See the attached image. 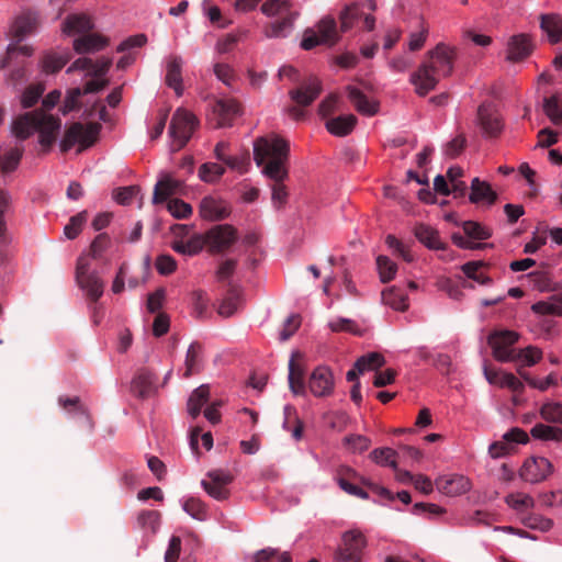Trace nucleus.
<instances>
[{
  "label": "nucleus",
  "mask_w": 562,
  "mask_h": 562,
  "mask_svg": "<svg viewBox=\"0 0 562 562\" xmlns=\"http://www.w3.org/2000/svg\"><path fill=\"white\" fill-rule=\"evenodd\" d=\"M111 65L112 59L108 57H101L95 60L89 57L77 58L67 68L66 72L70 74L74 71H85V76L89 77L90 80L86 82L82 89L76 87L67 91L63 104V112L68 113L72 111L77 106L78 100L82 94L95 93L104 89V87L109 83L104 76L109 71Z\"/></svg>",
  "instance_id": "obj_1"
},
{
  "label": "nucleus",
  "mask_w": 562,
  "mask_h": 562,
  "mask_svg": "<svg viewBox=\"0 0 562 562\" xmlns=\"http://www.w3.org/2000/svg\"><path fill=\"white\" fill-rule=\"evenodd\" d=\"M288 143L276 134L259 137L254 142V159L257 166L262 167V175L274 182L283 181L288 177Z\"/></svg>",
  "instance_id": "obj_2"
},
{
  "label": "nucleus",
  "mask_w": 562,
  "mask_h": 562,
  "mask_svg": "<svg viewBox=\"0 0 562 562\" xmlns=\"http://www.w3.org/2000/svg\"><path fill=\"white\" fill-rule=\"evenodd\" d=\"M61 122L45 111H34L16 117L12 123V134L19 139H26L35 132L43 147H50L59 132Z\"/></svg>",
  "instance_id": "obj_3"
},
{
  "label": "nucleus",
  "mask_w": 562,
  "mask_h": 562,
  "mask_svg": "<svg viewBox=\"0 0 562 562\" xmlns=\"http://www.w3.org/2000/svg\"><path fill=\"white\" fill-rule=\"evenodd\" d=\"M367 538L359 529H350L342 533L341 542L335 553L336 562H362Z\"/></svg>",
  "instance_id": "obj_4"
},
{
  "label": "nucleus",
  "mask_w": 562,
  "mask_h": 562,
  "mask_svg": "<svg viewBox=\"0 0 562 562\" xmlns=\"http://www.w3.org/2000/svg\"><path fill=\"white\" fill-rule=\"evenodd\" d=\"M456 48L445 43H439L427 53L422 63L440 79L449 77L453 71Z\"/></svg>",
  "instance_id": "obj_5"
},
{
  "label": "nucleus",
  "mask_w": 562,
  "mask_h": 562,
  "mask_svg": "<svg viewBox=\"0 0 562 562\" xmlns=\"http://www.w3.org/2000/svg\"><path fill=\"white\" fill-rule=\"evenodd\" d=\"M100 132L98 123H75L67 131L64 138L60 140L59 146L63 151L69 150L74 146H79V149L90 147L95 140Z\"/></svg>",
  "instance_id": "obj_6"
},
{
  "label": "nucleus",
  "mask_w": 562,
  "mask_h": 562,
  "mask_svg": "<svg viewBox=\"0 0 562 562\" xmlns=\"http://www.w3.org/2000/svg\"><path fill=\"white\" fill-rule=\"evenodd\" d=\"M196 126L195 117L192 113L183 109H178L171 120L169 135L172 139L173 150L182 148L192 136Z\"/></svg>",
  "instance_id": "obj_7"
},
{
  "label": "nucleus",
  "mask_w": 562,
  "mask_h": 562,
  "mask_svg": "<svg viewBox=\"0 0 562 562\" xmlns=\"http://www.w3.org/2000/svg\"><path fill=\"white\" fill-rule=\"evenodd\" d=\"M519 334L514 330L499 329L490 334L487 342L492 348L493 357L499 362H514V345L518 341Z\"/></svg>",
  "instance_id": "obj_8"
},
{
  "label": "nucleus",
  "mask_w": 562,
  "mask_h": 562,
  "mask_svg": "<svg viewBox=\"0 0 562 562\" xmlns=\"http://www.w3.org/2000/svg\"><path fill=\"white\" fill-rule=\"evenodd\" d=\"M190 229L191 226L188 225H176L173 227L176 237L171 243V248L178 254L192 257L200 254L206 246L205 234L194 233L188 236Z\"/></svg>",
  "instance_id": "obj_9"
},
{
  "label": "nucleus",
  "mask_w": 562,
  "mask_h": 562,
  "mask_svg": "<svg viewBox=\"0 0 562 562\" xmlns=\"http://www.w3.org/2000/svg\"><path fill=\"white\" fill-rule=\"evenodd\" d=\"M76 281L91 300L97 301L102 296L104 284L97 272L90 271V261L85 256L77 260Z\"/></svg>",
  "instance_id": "obj_10"
},
{
  "label": "nucleus",
  "mask_w": 562,
  "mask_h": 562,
  "mask_svg": "<svg viewBox=\"0 0 562 562\" xmlns=\"http://www.w3.org/2000/svg\"><path fill=\"white\" fill-rule=\"evenodd\" d=\"M553 473V465L549 459L539 456L527 458L519 469L522 481L531 484L547 480Z\"/></svg>",
  "instance_id": "obj_11"
},
{
  "label": "nucleus",
  "mask_w": 562,
  "mask_h": 562,
  "mask_svg": "<svg viewBox=\"0 0 562 562\" xmlns=\"http://www.w3.org/2000/svg\"><path fill=\"white\" fill-rule=\"evenodd\" d=\"M205 234V246L210 252H221L229 248L236 240V229L228 224H220Z\"/></svg>",
  "instance_id": "obj_12"
},
{
  "label": "nucleus",
  "mask_w": 562,
  "mask_h": 562,
  "mask_svg": "<svg viewBox=\"0 0 562 562\" xmlns=\"http://www.w3.org/2000/svg\"><path fill=\"white\" fill-rule=\"evenodd\" d=\"M240 114V106L234 99L217 100L209 115V122L214 127L231 126L234 120Z\"/></svg>",
  "instance_id": "obj_13"
},
{
  "label": "nucleus",
  "mask_w": 562,
  "mask_h": 562,
  "mask_svg": "<svg viewBox=\"0 0 562 562\" xmlns=\"http://www.w3.org/2000/svg\"><path fill=\"white\" fill-rule=\"evenodd\" d=\"M476 124L487 137L496 136L501 133L503 121L496 105L491 102L482 103L477 109Z\"/></svg>",
  "instance_id": "obj_14"
},
{
  "label": "nucleus",
  "mask_w": 562,
  "mask_h": 562,
  "mask_svg": "<svg viewBox=\"0 0 562 562\" xmlns=\"http://www.w3.org/2000/svg\"><path fill=\"white\" fill-rule=\"evenodd\" d=\"M335 379L327 366L316 367L308 378V390L316 397H327L334 392Z\"/></svg>",
  "instance_id": "obj_15"
},
{
  "label": "nucleus",
  "mask_w": 562,
  "mask_h": 562,
  "mask_svg": "<svg viewBox=\"0 0 562 562\" xmlns=\"http://www.w3.org/2000/svg\"><path fill=\"white\" fill-rule=\"evenodd\" d=\"M94 29L91 15L77 12L68 14L61 22L60 30L65 36H81Z\"/></svg>",
  "instance_id": "obj_16"
},
{
  "label": "nucleus",
  "mask_w": 562,
  "mask_h": 562,
  "mask_svg": "<svg viewBox=\"0 0 562 562\" xmlns=\"http://www.w3.org/2000/svg\"><path fill=\"white\" fill-rule=\"evenodd\" d=\"M438 491L447 496L456 497L471 490L470 480L461 474L443 475L436 480Z\"/></svg>",
  "instance_id": "obj_17"
},
{
  "label": "nucleus",
  "mask_w": 562,
  "mask_h": 562,
  "mask_svg": "<svg viewBox=\"0 0 562 562\" xmlns=\"http://www.w3.org/2000/svg\"><path fill=\"white\" fill-rule=\"evenodd\" d=\"M483 373L490 384L502 389H508L515 394H520L525 389L524 383L510 372L503 370H490L487 367H484Z\"/></svg>",
  "instance_id": "obj_18"
},
{
  "label": "nucleus",
  "mask_w": 562,
  "mask_h": 562,
  "mask_svg": "<svg viewBox=\"0 0 562 562\" xmlns=\"http://www.w3.org/2000/svg\"><path fill=\"white\" fill-rule=\"evenodd\" d=\"M109 38L100 33H86L75 37L72 41V49L79 54H94L104 49L109 45Z\"/></svg>",
  "instance_id": "obj_19"
},
{
  "label": "nucleus",
  "mask_w": 562,
  "mask_h": 562,
  "mask_svg": "<svg viewBox=\"0 0 562 562\" xmlns=\"http://www.w3.org/2000/svg\"><path fill=\"white\" fill-rule=\"evenodd\" d=\"M440 80L441 79L431 72L424 64H420L409 77V82L414 86L415 92L420 97L432 91Z\"/></svg>",
  "instance_id": "obj_20"
},
{
  "label": "nucleus",
  "mask_w": 562,
  "mask_h": 562,
  "mask_svg": "<svg viewBox=\"0 0 562 562\" xmlns=\"http://www.w3.org/2000/svg\"><path fill=\"white\" fill-rule=\"evenodd\" d=\"M533 49V44L529 35L516 34L509 37L506 45V59L510 61H520L527 58Z\"/></svg>",
  "instance_id": "obj_21"
},
{
  "label": "nucleus",
  "mask_w": 562,
  "mask_h": 562,
  "mask_svg": "<svg viewBox=\"0 0 562 562\" xmlns=\"http://www.w3.org/2000/svg\"><path fill=\"white\" fill-rule=\"evenodd\" d=\"M38 25L36 13L24 12L19 15L10 26L9 34L16 42H22L26 36L33 34Z\"/></svg>",
  "instance_id": "obj_22"
},
{
  "label": "nucleus",
  "mask_w": 562,
  "mask_h": 562,
  "mask_svg": "<svg viewBox=\"0 0 562 562\" xmlns=\"http://www.w3.org/2000/svg\"><path fill=\"white\" fill-rule=\"evenodd\" d=\"M182 187V181L175 179L170 173L161 172L154 189L153 203L167 201L170 195L179 193Z\"/></svg>",
  "instance_id": "obj_23"
},
{
  "label": "nucleus",
  "mask_w": 562,
  "mask_h": 562,
  "mask_svg": "<svg viewBox=\"0 0 562 562\" xmlns=\"http://www.w3.org/2000/svg\"><path fill=\"white\" fill-rule=\"evenodd\" d=\"M322 83L318 78L311 77L299 89L290 91L291 99L299 105L311 104L321 93Z\"/></svg>",
  "instance_id": "obj_24"
},
{
  "label": "nucleus",
  "mask_w": 562,
  "mask_h": 562,
  "mask_svg": "<svg viewBox=\"0 0 562 562\" xmlns=\"http://www.w3.org/2000/svg\"><path fill=\"white\" fill-rule=\"evenodd\" d=\"M226 203L215 196H204L200 202V215L207 221H217L228 215Z\"/></svg>",
  "instance_id": "obj_25"
},
{
  "label": "nucleus",
  "mask_w": 562,
  "mask_h": 562,
  "mask_svg": "<svg viewBox=\"0 0 562 562\" xmlns=\"http://www.w3.org/2000/svg\"><path fill=\"white\" fill-rule=\"evenodd\" d=\"M300 357L301 353L299 351H294L289 360L288 381L290 390L294 395L305 394L304 369L296 362V359Z\"/></svg>",
  "instance_id": "obj_26"
},
{
  "label": "nucleus",
  "mask_w": 562,
  "mask_h": 562,
  "mask_svg": "<svg viewBox=\"0 0 562 562\" xmlns=\"http://www.w3.org/2000/svg\"><path fill=\"white\" fill-rule=\"evenodd\" d=\"M183 60L179 56L171 55L166 59V83L172 88L179 97L182 94V70Z\"/></svg>",
  "instance_id": "obj_27"
},
{
  "label": "nucleus",
  "mask_w": 562,
  "mask_h": 562,
  "mask_svg": "<svg viewBox=\"0 0 562 562\" xmlns=\"http://www.w3.org/2000/svg\"><path fill=\"white\" fill-rule=\"evenodd\" d=\"M469 199L475 204L484 203L486 205H492L497 199V193L492 189L488 182L474 178L471 181V193Z\"/></svg>",
  "instance_id": "obj_28"
},
{
  "label": "nucleus",
  "mask_w": 562,
  "mask_h": 562,
  "mask_svg": "<svg viewBox=\"0 0 562 562\" xmlns=\"http://www.w3.org/2000/svg\"><path fill=\"white\" fill-rule=\"evenodd\" d=\"M347 94L356 110L363 115H374L379 110V103L373 99H369L358 88L348 86Z\"/></svg>",
  "instance_id": "obj_29"
},
{
  "label": "nucleus",
  "mask_w": 562,
  "mask_h": 562,
  "mask_svg": "<svg viewBox=\"0 0 562 562\" xmlns=\"http://www.w3.org/2000/svg\"><path fill=\"white\" fill-rule=\"evenodd\" d=\"M362 5H367L370 10H375V2L373 0H366ZM362 15L361 4L352 3L346 5L339 14L341 32L349 31L358 19Z\"/></svg>",
  "instance_id": "obj_30"
},
{
  "label": "nucleus",
  "mask_w": 562,
  "mask_h": 562,
  "mask_svg": "<svg viewBox=\"0 0 562 562\" xmlns=\"http://www.w3.org/2000/svg\"><path fill=\"white\" fill-rule=\"evenodd\" d=\"M299 15V12H288V14L282 18V20L271 23L265 30L266 36L272 38L289 36L294 27V23Z\"/></svg>",
  "instance_id": "obj_31"
},
{
  "label": "nucleus",
  "mask_w": 562,
  "mask_h": 562,
  "mask_svg": "<svg viewBox=\"0 0 562 562\" xmlns=\"http://www.w3.org/2000/svg\"><path fill=\"white\" fill-rule=\"evenodd\" d=\"M541 30L546 33L551 44L562 42V16L559 14H542Z\"/></svg>",
  "instance_id": "obj_32"
},
{
  "label": "nucleus",
  "mask_w": 562,
  "mask_h": 562,
  "mask_svg": "<svg viewBox=\"0 0 562 562\" xmlns=\"http://www.w3.org/2000/svg\"><path fill=\"white\" fill-rule=\"evenodd\" d=\"M314 31L324 45H334L338 42L339 35L336 21L333 16L326 15L315 25Z\"/></svg>",
  "instance_id": "obj_33"
},
{
  "label": "nucleus",
  "mask_w": 562,
  "mask_h": 562,
  "mask_svg": "<svg viewBox=\"0 0 562 562\" xmlns=\"http://www.w3.org/2000/svg\"><path fill=\"white\" fill-rule=\"evenodd\" d=\"M357 123V117L352 114L339 115L326 122L327 131L338 137H342L352 132Z\"/></svg>",
  "instance_id": "obj_34"
},
{
  "label": "nucleus",
  "mask_w": 562,
  "mask_h": 562,
  "mask_svg": "<svg viewBox=\"0 0 562 562\" xmlns=\"http://www.w3.org/2000/svg\"><path fill=\"white\" fill-rule=\"evenodd\" d=\"M531 311L535 314L544 316V315H551V316H562V301L555 295H551L546 300L538 301L531 305Z\"/></svg>",
  "instance_id": "obj_35"
},
{
  "label": "nucleus",
  "mask_w": 562,
  "mask_h": 562,
  "mask_svg": "<svg viewBox=\"0 0 562 562\" xmlns=\"http://www.w3.org/2000/svg\"><path fill=\"white\" fill-rule=\"evenodd\" d=\"M210 397L209 385L202 384L196 387L188 400V413L191 417L195 418L201 413L202 407L206 404Z\"/></svg>",
  "instance_id": "obj_36"
},
{
  "label": "nucleus",
  "mask_w": 562,
  "mask_h": 562,
  "mask_svg": "<svg viewBox=\"0 0 562 562\" xmlns=\"http://www.w3.org/2000/svg\"><path fill=\"white\" fill-rule=\"evenodd\" d=\"M415 236L423 245L429 249L438 250L443 248V244L439 237L438 232L428 225L420 224L416 226Z\"/></svg>",
  "instance_id": "obj_37"
},
{
  "label": "nucleus",
  "mask_w": 562,
  "mask_h": 562,
  "mask_svg": "<svg viewBox=\"0 0 562 562\" xmlns=\"http://www.w3.org/2000/svg\"><path fill=\"white\" fill-rule=\"evenodd\" d=\"M382 301L395 311L404 312L408 308V296L402 290L390 288L382 292Z\"/></svg>",
  "instance_id": "obj_38"
},
{
  "label": "nucleus",
  "mask_w": 562,
  "mask_h": 562,
  "mask_svg": "<svg viewBox=\"0 0 562 562\" xmlns=\"http://www.w3.org/2000/svg\"><path fill=\"white\" fill-rule=\"evenodd\" d=\"M70 55L67 50L63 53H47L42 59V69L46 74H54L60 70L69 60Z\"/></svg>",
  "instance_id": "obj_39"
},
{
  "label": "nucleus",
  "mask_w": 562,
  "mask_h": 562,
  "mask_svg": "<svg viewBox=\"0 0 562 562\" xmlns=\"http://www.w3.org/2000/svg\"><path fill=\"white\" fill-rule=\"evenodd\" d=\"M137 524L143 531L154 536L160 528V515L156 510H145L137 516Z\"/></svg>",
  "instance_id": "obj_40"
},
{
  "label": "nucleus",
  "mask_w": 562,
  "mask_h": 562,
  "mask_svg": "<svg viewBox=\"0 0 562 562\" xmlns=\"http://www.w3.org/2000/svg\"><path fill=\"white\" fill-rule=\"evenodd\" d=\"M542 350L537 346H527L522 349H516L514 361L525 367H532L542 359Z\"/></svg>",
  "instance_id": "obj_41"
},
{
  "label": "nucleus",
  "mask_w": 562,
  "mask_h": 562,
  "mask_svg": "<svg viewBox=\"0 0 562 562\" xmlns=\"http://www.w3.org/2000/svg\"><path fill=\"white\" fill-rule=\"evenodd\" d=\"M244 299L239 291H232L218 305L217 312L223 317H231L243 305Z\"/></svg>",
  "instance_id": "obj_42"
},
{
  "label": "nucleus",
  "mask_w": 562,
  "mask_h": 562,
  "mask_svg": "<svg viewBox=\"0 0 562 562\" xmlns=\"http://www.w3.org/2000/svg\"><path fill=\"white\" fill-rule=\"evenodd\" d=\"M506 504L518 513H525L535 506L533 498L524 492L510 493L505 498Z\"/></svg>",
  "instance_id": "obj_43"
},
{
  "label": "nucleus",
  "mask_w": 562,
  "mask_h": 562,
  "mask_svg": "<svg viewBox=\"0 0 562 562\" xmlns=\"http://www.w3.org/2000/svg\"><path fill=\"white\" fill-rule=\"evenodd\" d=\"M260 10L268 18H273L279 14L286 15L288 12H295L292 10V2L290 0H266Z\"/></svg>",
  "instance_id": "obj_44"
},
{
  "label": "nucleus",
  "mask_w": 562,
  "mask_h": 562,
  "mask_svg": "<svg viewBox=\"0 0 562 562\" xmlns=\"http://www.w3.org/2000/svg\"><path fill=\"white\" fill-rule=\"evenodd\" d=\"M201 370V347L198 344H191L186 356L184 378L198 373Z\"/></svg>",
  "instance_id": "obj_45"
},
{
  "label": "nucleus",
  "mask_w": 562,
  "mask_h": 562,
  "mask_svg": "<svg viewBox=\"0 0 562 562\" xmlns=\"http://www.w3.org/2000/svg\"><path fill=\"white\" fill-rule=\"evenodd\" d=\"M531 436L540 440L562 441V429L554 426L537 424L531 428Z\"/></svg>",
  "instance_id": "obj_46"
},
{
  "label": "nucleus",
  "mask_w": 562,
  "mask_h": 562,
  "mask_svg": "<svg viewBox=\"0 0 562 562\" xmlns=\"http://www.w3.org/2000/svg\"><path fill=\"white\" fill-rule=\"evenodd\" d=\"M463 176V169L459 166H451L447 170V179L450 184V189L456 196L464 195L468 187L464 181L461 180Z\"/></svg>",
  "instance_id": "obj_47"
},
{
  "label": "nucleus",
  "mask_w": 562,
  "mask_h": 562,
  "mask_svg": "<svg viewBox=\"0 0 562 562\" xmlns=\"http://www.w3.org/2000/svg\"><path fill=\"white\" fill-rule=\"evenodd\" d=\"M33 47L29 44H21V42H16L13 40L8 46H7V57L0 61V68H5L9 66V59L16 57V56H23V57H31L33 55Z\"/></svg>",
  "instance_id": "obj_48"
},
{
  "label": "nucleus",
  "mask_w": 562,
  "mask_h": 562,
  "mask_svg": "<svg viewBox=\"0 0 562 562\" xmlns=\"http://www.w3.org/2000/svg\"><path fill=\"white\" fill-rule=\"evenodd\" d=\"M384 357L381 353L370 352L360 357L356 361L355 367L359 372H364L370 370H378L384 364Z\"/></svg>",
  "instance_id": "obj_49"
},
{
  "label": "nucleus",
  "mask_w": 562,
  "mask_h": 562,
  "mask_svg": "<svg viewBox=\"0 0 562 562\" xmlns=\"http://www.w3.org/2000/svg\"><path fill=\"white\" fill-rule=\"evenodd\" d=\"M370 458L381 467H390L397 470L396 452L391 448L374 449L370 453Z\"/></svg>",
  "instance_id": "obj_50"
},
{
  "label": "nucleus",
  "mask_w": 562,
  "mask_h": 562,
  "mask_svg": "<svg viewBox=\"0 0 562 562\" xmlns=\"http://www.w3.org/2000/svg\"><path fill=\"white\" fill-rule=\"evenodd\" d=\"M483 266L482 261H470L462 265L461 269L469 279L474 280L479 284H487L491 279L484 273Z\"/></svg>",
  "instance_id": "obj_51"
},
{
  "label": "nucleus",
  "mask_w": 562,
  "mask_h": 562,
  "mask_svg": "<svg viewBox=\"0 0 562 562\" xmlns=\"http://www.w3.org/2000/svg\"><path fill=\"white\" fill-rule=\"evenodd\" d=\"M376 268L379 271L380 280L389 282L393 280L397 272V266L386 256H379L376 258Z\"/></svg>",
  "instance_id": "obj_52"
},
{
  "label": "nucleus",
  "mask_w": 562,
  "mask_h": 562,
  "mask_svg": "<svg viewBox=\"0 0 562 562\" xmlns=\"http://www.w3.org/2000/svg\"><path fill=\"white\" fill-rule=\"evenodd\" d=\"M543 111L552 124L562 126V109L555 95L543 100Z\"/></svg>",
  "instance_id": "obj_53"
},
{
  "label": "nucleus",
  "mask_w": 562,
  "mask_h": 562,
  "mask_svg": "<svg viewBox=\"0 0 562 562\" xmlns=\"http://www.w3.org/2000/svg\"><path fill=\"white\" fill-rule=\"evenodd\" d=\"M225 172L223 166L216 162L203 164L199 169V177L204 182L213 183L217 181Z\"/></svg>",
  "instance_id": "obj_54"
},
{
  "label": "nucleus",
  "mask_w": 562,
  "mask_h": 562,
  "mask_svg": "<svg viewBox=\"0 0 562 562\" xmlns=\"http://www.w3.org/2000/svg\"><path fill=\"white\" fill-rule=\"evenodd\" d=\"M182 509L196 520L206 518L205 505L198 498L190 497L182 502Z\"/></svg>",
  "instance_id": "obj_55"
},
{
  "label": "nucleus",
  "mask_w": 562,
  "mask_h": 562,
  "mask_svg": "<svg viewBox=\"0 0 562 562\" xmlns=\"http://www.w3.org/2000/svg\"><path fill=\"white\" fill-rule=\"evenodd\" d=\"M45 91L43 83L29 86L21 95V104L24 109L32 108Z\"/></svg>",
  "instance_id": "obj_56"
},
{
  "label": "nucleus",
  "mask_w": 562,
  "mask_h": 562,
  "mask_svg": "<svg viewBox=\"0 0 562 562\" xmlns=\"http://www.w3.org/2000/svg\"><path fill=\"white\" fill-rule=\"evenodd\" d=\"M87 221V212L82 211L70 217L69 223L64 227V235L68 239H75L81 232Z\"/></svg>",
  "instance_id": "obj_57"
},
{
  "label": "nucleus",
  "mask_w": 562,
  "mask_h": 562,
  "mask_svg": "<svg viewBox=\"0 0 562 562\" xmlns=\"http://www.w3.org/2000/svg\"><path fill=\"white\" fill-rule=\"evenodd\" d=\"M385 244L393 251L394 255L402 257L407 262L414 261L415 257L409 250L408 246L403 244L395 236L387 235L385 238Z\"/></svg>",
  "instance_id": "obj_58"
},
{
  "label": "nucleus",
  "mask_w": 562,
  "mask_h": 562,
  "mask_svg": "<svg viewBox=\"0 0 562 562\" xmlns=\"http://www.w3.org/2000/svg\"><path fill=\"white\" fill-rule=\"evenodd\" d=\"M540 416L550 423H562V404L559 402H546L540 408Z\"/></svg>",
  "instance_id": "obj_59"
},
{
  "label": "nucleus",
  "mask_w": 562,
  "mask_h": 562,
  "mask_svg": "<svg viewBox=\"0 0 562 562\" xmlns=\"http://www.w3.org/2000/svg\"><path fill=\"white\" fill-rule=\"evenodd\" d=\"M167 210L176 218H187L192 214V206L180 199L169 200Z\"/></svg>",
  "instance_id": "obj_60"
},
{
  "label": "nucleus",
  "mask_w": 562,
  "mask_h": 562,
  "mask_svg": "<svg viewBox=\"0 0 562 562\" xmlns=\"http://www.w3.org/2000/svg\"><path fill=\"white\" fill-rule=\"evenodd\" d=\"M428 32V26L422 21L419 30L409 34L407 43L408 49L412 52L419 50L426 43Z\"/></svg>",
  "instance_id": "obj_61"
},
{
  "label": "nucleus",
  "mask_w": 562,
  "mask_h": 562,
  "mask_svg": "<svg viewBox=\"0 0 562 562\" xmlns=\"http://www.w3.org/2000/svg\"><path fill=\"white\" fill-rule=\"evenodd\" d=\"M463 231L467 236L476 240H484L491 236V233L486 227L472 221H467L463 223Z\"/></svg>",
  "instance_id": "obj_62"
},
{
  "label": "nucleus",
  "mask_w": 562,
  "mask_h": 562,
  "mask_svg": "<svg viewBox=\"0 0 562 562\" xmlns=\"http://www.w3.org/2000/svg\"><path fill=\"white\" fill-rule=\"evenodd\" d=\"M139 188L136 186L117 188L113 191V199L122 205H128L133 199L139 193Z\"/></svg>",
  "instance_id": "obj_63"
},
{
  "label": "nucleus",
  "mask_w": 562,
  "mask_h": 562,
  "mask_svg": "<svg viewBox=\"0 0 562 562\" xmlns=\"http://www.w3.org/2000/svg\"><path fill=\"white\" fill-rule=\"evenodd\" d=\"M22 157V150L19 148L10 149L3 157L1 164V170L3 172H12L19 166Z\"/></svg>",
  "instance_id": "obj_64"
}]
</instances>
